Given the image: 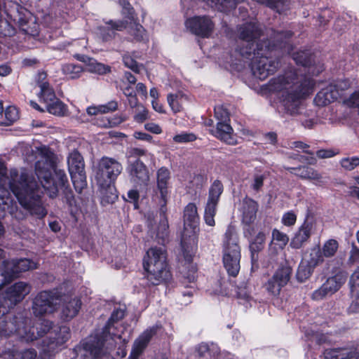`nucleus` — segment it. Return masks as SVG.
<instances>
[{
    "label": "nucleus",
    "mask_w": 359,
    "mask_h": 359,
    "mask_svg": "<svg viewBox=\"0 0 359 359\" xmlns=\"http://www.w3.org/2000/svg\"><path fill=\"white\" fill-rule=\"evenodd\" d=\"M264 179L265 177L263 175H255L253 182L251 184V188L254 191L259 192L264 185Z\"/></svg>",
    "instance_id": "obj_64"
},
{
    "label": "nucleus",
    "mask_w": 359,
    "mask_h": 359,
    "mask_svg": "<svg viewBox=\"0 0 359 359\" xmlns=\"http://www.w3.org/2000/svg\"><path fill=\"white\" fill-rule=\"evenodd\" d=\"M123 14L125 18H128L130 22H136L137 20L135 11L133 6L130 4L128 1H123Z\"/></svg>",
    "instance_id": "obj_51"
},
{
    "label": "nucleus",
    "mask_w": 359,
    "mask_h": 359,
    "mask_svg": "<svg viewBox=\"0 0 359 359\" xmlns=\"http://www.w3.org/2000/svg\"><path fill=\"white\" fill-rule=\"evenodd\" d=\"M297 65L310 67L315 63V55L310 50H299L290 54Z\"/></svg>",
    "instance_id": "obj_30"
},
{
    "label": "nucleus",
    "mask_w": 359,
    "mask_h": 359,
    "mask_svg": "<svg viewBox=\"0 0 359 359\" xmlns=\"http://www.w3.org/2000/svg\"><path fill=\"white\" fill-rule=\"evenodd\" d=\"M4 269L1 275L4 277V281L0 283V290L5 285L11 283L13 280L18 278L20 274L36 268V263L29 259H20L13 261L11 264L8 261H4Z\"/></svg>",
    "instance_id": "obj_13"
},
{
    "label": "nucleus",
    "mask_w": 359,
    "mask_h": 359,
    "mask_svg": "<svg viewBox=\"0 0 359 359\" xmlns=\"http://www.w3.org/2000/svg\"><path fill=\"white\" fill-rule=\"evenodd\" d=\"M125 316V311L121 309H114L110 317L108 319V324H112L114 325V323H118L121 320H122Z\"/></svg>",
    "instance_id": "obj_62"
},
{
    "label": "nucleus",
    "mask_w": 359,
    "mask_h": 359,
    "mask_svg": "<svg viewBox=\"0 0 359 359\" xmlns=\"http://www.w3.org/2000/svg\"><path fill=\"white\" fill-rule=\"evenodd\" d=\"M223 190V184L219 180H215L209 189L203 217L205 224L210 226L215 225V216L217 212V206Z\"/></svg>",
    "instance_id": "obj_15"
},
{
    "label": "nucleus",
    "mask_w": 359,
    "mask_h": 359,
    "mask_svg": "<svg viewBox=\"0 0 359 359\" xmlns=\"http://www.w3.org/2000/svg\"><path fill=\"white\" fill-rule=\"evenodd\" d=\"M224 266L230 276L236 277L240 271L241 255L238 237L234 227L228 226L224 233Z\"/></svg>",
    "instance_id": "obj_7"
},
{
    "label": "nucleus",
    "mask_w": 359,
    "mask_h": 359,
    "mask_svg": "<svg viewBox=\"0 0 359 359\" xmlns=\"http://www.w3.org/2000/svg\"><path fill=\"white\" fill-rule=\"evenodd\" d=\"M344 104L350 109H359V90H355L345 99Z\"/></svg>",
    "instance_id": "obj_56"
},
{
    "label": "nucleus",
    "mask_w": 359,
    "mask_h": 359,
    "mask_svg": "<svg viewBox=\"0 0 359 359\" xmlns=\"http://www.w3.org/2000/svg\"><path fill=\"white\" fill-rule=\"evenodd\" d=\"M308 217L309 213L307 214L306 218L304 223L299 227L294 236L292 238L290 242V246L292 248L300 249L310 238L313 224L312 222H309L308 221Z\"/></svg>",
    "instance_id": "obj_25"
},
{
    "label": "nucleus",
    "mask_w": 359,
    "mask_h": 359,
    "mask_svg": "<svg viewBox=\"0 0 359 359\" xmlns=\"http://www.w3.org/2000/svg\"><path fill=\"white\" fill-rule=\"evenodd\" d=\"M158 326H152L145 330L135 340L140 344L147 347L151 339L157 334Z\"/></svg>",
    "instance_id": "obj_44"
},
{
    "label": "nucleus",
    "mask_w": 359,
    "mask_h": 359,
    "mask_svg": "<svg viewBox=\"0 0 359 359\" xmlns=\"http://www.w3.org/2000/svg\"><path fill=\"white\" fill-rule=\"evenodd\" d=\"M262 33V30L258 25L250 22L240 27L238 29V37L245 42L255 43V41L261 37Z\"/></svg>",
    "instance_id": "obj_26"
},
{
    "label": "nucleus",
    "mask_w": 359,
    "mask_h": 359,
    "mask_svg": "<svg viewBox=\"0 0 359 359\" xmlns=\"http://www.w3.org/2000/svg\"><path fill=\"white\" fill-rule=\"evenodd\" d=\"M159 222L156 229V239L159 244H164L168 241L170 231L167 217V204H159Z\"/></svg>",
    "instance_id": "obj_24"
},
{
    "label": "nucleus",
    "mask_w": 359,
    "mask_h": 359,
    "mask_svg": "<svg viewBox=\"0 0 359 359\" xmlns=\"http://www.w3.org/2000/svg\"><path fill=\"white\" fill-rule=\"evenodd\" d=\"M158 326H152L145 330L135 340L140 344L147 347L151 339L157 334Z\"/></svg>",
    "instance_id": "obj_43"
},
{
    "label": "nucleus",
    "mask_w": 359,
    "mask_h": 359,
    "mask_svg": "<svg viewBox=\"0 0 359 359\" xmlns=\"http://www.w3.org/2000/svg\"><path fill=\"white\" fill-rule=\"evenodd\" d=\"M17 8V13L16 15H11V19L14 22H17L19 27L24 30L26 33H29L28 31L24 27L28 22L27 17L25 16L23 12H26L27 10L20 6L19 4H16Z\"/></svg>",
    "instance_id": "obj_39"
},
{
    "label": "nucleus",
    "mask_w": 359,
    "mask_h": 359,
    "mask_svg": "<svg viewBox=\"0 0 359 359\" xmlns=\"http://www.w3.org/2000/svg\"><path fill=\"white\" fill-rule=\"evenodd\" d=\"M297 221V215L293 211L285 212L282 217V223L287 226H293Z\"/></svg>",
    "instance_id": "obj_63"
},
{
    "label": "nucleus",
    "mask_w": 359,
    "mask_h": 359,
    "mask_svg": "<svg viewBox=\"0 0 359 359\" xmlns=\"http://www.w3.org/2000/svg\"><path fill=\"white\" fill-rule=\"evenodd\" d=\"M196 352L198 359H215V356L212 353L209 346L207 344L202 343L196 348Z\"/></svg>",
    "instance_id": "obj_50"
},
{
    "label": "nucleus",
    "mask_w": 359,
    "mask_h": 359,
    "mask_svg": "<svg viewBox=\"0 0 359 359\" xmlns=\"http://www.w3.org/2000/svg\"><path fill=\"white\" fill-rule=\"evenodd\" d=\"M140 192L137 189H130L127 192V198L123 196V200L129 203H132L133 205L134 210H138L140 208Z\"/></svg>",
    "instance_id": "obj_49"
},
{
    "label": "nucleus",
    "mask_w": 359,
    "mask_h": 359,
    "mask_svg": "<svg viewBox=\"0 0 359 359\" xmlns=\"http://www.w3.org/2000/svg\"><path fill=\"white\" fill-rule=\"evenodd\" d=\"M294 85L295 89L283 92L280 98L285 113L291 116L299 114L301 100L313 93L316 81L312 77L304 74Z\"/></svg>",
    "instance_id": "obj_6"
},
{
    "label": "nucleus",
    "mask_w": 359,
    "mask_h": 359,
    "mask_svg": "<svg viewBox=\"0 0 359 359\" xmlns=\"http://www.w3.org/2000/svg\"><path fill=\"white\" fill-rule=\"evenodd\" d=\"M314 268L308 262H301L296 273L297 279L299 282L306 281L311 276Z\"/></svg>",
    "instance_id": "obj_38"
},
{
    "label": "nucleus",
    "mask_w": 359,
    "mask_h": 359,
    "mask_svg": "<svg viewBox=\"0 0 359 359\" xmlns=\"http://www.w3.org/2000/svg\"><path fill=\"white\" fill-rule=\"evenodd\" d=\"M199 216L197 212V207L195 203H188L184 210V225L189 227L194 232L198 226Z\"/></svg>",
    "instance_id": "obj_29"
},
{
    "label": "nucleus",
    "mask_w": 359,
    "mask_h": 359,
    "mask_svg": "<svg viewBox=\"0 0 359 359\" xmlns=\"http://www.w3.org/2000/svg\"><path fill=\"white\" fill-rule=\"evenodd\" d=\"M158 326H152L145 330L135 340L140 344L147 347L151 339L157 334Z\"/></svg>",
    "instance_id": "obj_41"
},
{
    "label": "nucleus",
    "mask_w": 359,
    "mask_h": 359,
    "mask_svg": "<svg viewBox=\"0 0 359 359\" xmlns=\"http://www.w3.org/2000/svg\"><path fill=\"white\" fill-rule=\"evenodd\" d=\"M158 326H152L145 330L135 340L140 344L147 347L151 339L157 334Z\"/></svg>",
    "instance_id": "obj_42"
},
{
    "label": "nucleus",
    "mask_w": 359,
    "mask_h": 359,
    "mask_svg": "<svg viewBox=\"0 0 359 359\" xmlns=\"http://www.w3.org/2000/svg\"><path fill=\"white\" fill-rule=\"evenodd\" d=\"M122 170V164L114 158L103 156L98 161L95 177L104 202L112 204L118 198L114 184Z\"/></svg>",
    "instance_id": "obj_5"
},
{
    "label": "nucleus",
    "mask_w": 359,
    "mask_h": 359,
    "mask_svg": "<svg viewBox=\"0 0 359 359\" xmlns=\"http://www.w3.org/2000/svg\"><path fill=\"white\" fill-rule=\"evenodd\" d=\"M60 296L57 292L50 290L39 292L32 302V311L35 316L41 317L46 314L53 313L57 309V301Z\"/></svg>",
    "instance_id": "obj_11"
},
{
    "label": "nucleus",
    "mask_w": 359,
    "mask_h": 359,
    "mask_svg": "<svg viewBox=\"0 0 359 359\" xmlns=\"http://www.w3.org/2000/svg\"><path fill=\"white\" fill-rule=\"evenodd\" d=\"M127 171L130 180L135 184L140 186L147 184L149 180V170L140 159L130 162L127 167Z\"/></svg>",
    "instance_id": "obj_21"
},
{
    "label": "nucleus",
    "mask_w": 359,
    "mask_h": 359,
    "mask_svg": "<svg viewBox=\"0 0 359 359\" xmlns=\"http://www.w3.org/2000/svg\"><path fill=\"white\" fill-rule=\"evenodd\" d=\"M105 344L104 339H95L83 344V348L89 353L94 358H99L102 354L103 347Z\"/></svg>",
    "instance_id": "obj_32"
},
{
    "label": "nucleus",
    "mask_w": 359,
    "mask_h": 359,
    "mask_svg": "<svg viewBox=\"0 0 359 359\" xmlns=\"http://www.w3.org/2000/svg\"><path fill=\"white\" fill-rule=\"evenodd\" d=\"M340 163L345 170L351 171L359 165V158L358 156L343 158Z\"/></svg>",
    "instance_id": "obj_54"
},
{
    "label": "nucleus",
    "mask_w": 359,
    "mask_h": 359,
    "mask_svg": "<svg viewBox=\"0 0 359 359\" xmlns=\"http://www.w3.org/2000/svg\"><path fill=\"white\" fill-rule=\"evenodd\" d=\"M197 139L196 135L193 133L182 132L180 134L175 135L173 137V140L177 143H188L192 142Z\"/></svg>",
    "instance_id": "obj_53"
},
{
    "label": "nucleus",
    "mask_w": 359,
    "mask_h": 359,
    "mask_svg": "<svg viewBox=\"0 0 359 359\" xmlns=\"http://www.w3.org/2000/svg\"><path fill=\"white\" fill-rule=\"evenodd\" d=\"M6 125L10 126L19 118L18 109L14 106H8L5 109Z\"/></svg>",
    "instance_id": "obj_52"
},
{
    "label": "nucleus",
    "mask_w": 359,
    "mask_h": 359,
    "mask_svg": "<svg viewBox=\"0 0 359 359\" xmlns=\"http://www.w3.org/2000/svg\"><path fill=\"white\" fill-rule=\"evenodd\" d=\"M311 257L309 261H307L314 269L319 264H322L324 261L323 254L321 250L319 249L316 250L315 252H312L310 255Z\"/></svg>",
    "instance_id": "obj_59"
},
{
    "label": "nucleus",
    "mask_w": 359,
    "mask_h": 359,
    "mask_svg": "<svg viewBox=\"0 0 359 359\" xmlns=\"http://www.w3.org/2000/svg\"><path fill=\"white\" fill-rule=\"evenodd\" d=\"M339 248V243L335 239H329L322 248V253L325 257H332L337 252Z\"/></svg>",
    "instance_id": "obj_46"
},
{
    "label": "nucleus",
    "mask_w": 359,
    "mask_h": 359,
    "mask_svg": "<svg viewBox=\"0 0 359 359\" xmlns=\"http://www.w3.org/2000/svg\"><path fill=\"white\" fill-rule=\"evenodd\" d=\"M123 62L124 65L130 69L135 73H140V67L137 62L129 54L123 55Z\"/></svg>",
    "instance_id": "obj_57"
},
{
    "label": "nucleus",
    "mask_w": 359,
    "mask_h": 359,
    "mask_svg": "<svg viewBox=\"0 0 359 359\" xmlns=\"http://www.w3.org/2000/svg\"><path fill=\"white\" fill-rule=\"evenodd\" d=\"M9 188L22 207L31 215L39 219L46 216L47 210L41 203L38 182L32 174L23 171L19 175L17 170L11 171Z\"/></svg>",
    "instance_id": "obj_2"
},
{
    "label": "nucleus",
    "mask_w": 359,
    "mask_h": 359,
    "mask_svg": "<svg viewBox=\"0 0 359 359\" xmlns=\"http://www.w3.org/2000/svg\"><path fill=\"white\" fill-rule=\"evenodd\" d=\"M143 269L149 286L168 285L173 279L167 251L160 247L150 248L147 251L143 258Z\"/></svg>",
    "instance_id": "obj_4"
},
{
    "label": "nucleus",
    "mask_w": 359,
    "mask_h": 359,
    "mask_svg": "<svg viewBox=\"0 0 359 359\" xmlns=\"http://www.w3.org/2000/svg\"><path fill=\"white\" fill-rule=\"evenodd\" d=\"M191 240H192L193 242L194 241V238H189V242H187L186 238L182 236L180 243L182 255L184 262V266L189 269L187 276H185L189 283H193L195 281L198 271L196 265L193 264L195 251L194 244L191 243Z\"/></svg>",
    "instance_id": "obj_19"
},
{
    "label": "nucleus",
    "mask_w": 359,
    "mask_h": 359,
    "mask_svg": "<svg viewBox=\"0 0 359 359\" xmlns=\"http://www.w3.org/2000/svg\"><path fill=\"white\" fill-rule=\"evenodd\" d=\"M260 41L256 43L243 41L237 45L235 50L242 58L251 60L253 75L264 81L278 70L280 62L267 55L265 47L262 46L261 49Z\"/></svg>",
    "instance_id": "obj_3"
},
{
    "label": "nucleus",
    "mask_w": 359,
    "mask_h": 359,
    "mask_svg": "<svg viewBox=\"0 0 359 359\" xmlns=\"http://www.w3.org/2000/svg\"><path fill=\"white\" fill-rule=\"evenodd\" d=\"M285 170H287L290 173L302 180H314V183L317 186L323 187L325 184L326 182L323 180V177L314 168L308 165H299L298 167H284Z\"/></svg>",
    "instance_id": "obj_22"
},
{
    "label": "nucleus",
    "mask_w": 359,
    "mask_h": 359,
    "mask_svg": "<svg viewBox=\"0 0 359 359\" xmlns=\"http://www.w3.org/2000/svg\"><path fill=\"white\" fill-rule=\"evenodd\" d=\"M178 95L169 93L167 96V101L172 111L176 114L182 111V107L178 100Z\"/></svg>",
    "instance_id": "obj_55"
},
{
    "label": "nucleus",
    "mask_w": 359,
    "mask_h": 359,
    "mask_svg": "<svg viewBox=\"0 0 359 359\" xmlns=\"http://www.w3.org/2000/svg\"><path fill=\"white\" fill-rule=\"evenodd\" d=\"M62 72L71 79H76L80 76L83 72V67L80 65L67 63L62 66Z\"/></svg>",
    "instance_id": "obj_45"
},
{
    "label": "nucleus",
    "mask_w": 359,
    "mask_h": 359,
    "mask_svg": "<svg viewBox=\"0 0 359 359\" xmlns=\"http://www.w3.org/2000/svg\"><path fill=\"white\" fill-rule=\"evenodd\" d=\"M53 323L49 320H43L38 326L36 327L37 330V336H34V330L32 331L33 336L30 337L32 341L36 339L38 337H42L44 334L48 333L52 329Z\"/></svg>",
    "instance_id": "obj_48"
},
{
    "label": "nucleus",
    "mask_w": 359,
    "mask_h": 359,
    "mask_svg": "<svg viewBox=\"0 0 359 359\" xmlns=\"http://www.w3.org/2000/svg\"><path fill=\"white\" fill-rule=\"evenodd\" d=\"M215 117L217 122L215 128L210 130V133L229 145L237 144L236 139L233 136V128L230 125L228 110L223 106H216L214 109Z\"/></svg>",
    "instance_id": "obj_9"
},
{
    "label": "nucleus",
    "mask_w": 359,
    "mask_h": 359,
    "mask_svg": "<svg viewBox=\"0 0 359 359\" xmlns=\"http://www.w3.org/2000/svg\"><path fill=\"white\" fill-rule=\"evenodd\" d=\"M118 106V102L116 100H111L104 104L90 106L87 108L86 111L90 116L97 115L99 114H107L116 111Z\"/></svg>",
    "instance_id": "obj_34"
},
{
    "label": "nucleus",
    "mask_w": 359,
    "mask_h": 359,
    "mask_svg": "<svg viewBox=\"0 0 359 359\" xmlns=\"http://www.w3.org/2000/svg\"><path fill=\"white\" fill-rule=\"evenodd\" d=\"M81 305V301L79 298H73L64 302L61 310V318L65 321L70 320L78 314Z\"/></svg>",
    "instance_id": "obj_28"
},
{
    "label": "nucleus",
    "mask_w": 359,
    "mask_h": 359,
    "mask_svg": "<svg viewBox=\"0 0 359 359\" xmlns=\"http://www.w3.org/2000/svg\"><path fill=\"white\" fill-rule=\"evenodd\" d=\"M347 279V273L343 271H338L335 275L329 277L318 289L312 293L313 300H321L328 294L337 292L345 283Z\"/></svg>",
    "instance_id": "obj_17"
},
{
    "label": "nucleus",
    "mask_w": 359,
    "mask_h": 359,
    "mask_svg": "<svg viewBox=\"0 0 359 359\" xmlns=\"http://www.w3.org/2000/svg\"><path fill=\"white\" fill-rule=\"evenodd\" d=\"M3 316L4 318L0 320V338L8 337L13 334L23 337L27 333V319L22 313L13 315L8 311Z\"/></svg>",
    "instance_id": "obj_12"
},
{
    "label": "nucleus",
    "mask_w": 359,
    "mask_h": 359,
    "mask_svg": "<svg viewBox=\"0 0 359 359\" xmlns=\"http://www.w3.org/2000/svg\"><path fill=\"white\" fill-rule=\"evenodd\" d=\"M272 241H275L278 243V245L285 246L289 241L288 236L277 229H274L272 231Z\"/></svg>",
    "instance_id": "obj_58"
},
{
    "label": "nucleus",
    "mask_w": 359,
    "mask_h": 359,
    "mask_svg": "<svg viewBox=\"0 0 359 359\" xmlns=\"http://www.w3.org/2000/svg\"><path fill=\"white\" fill-rule=\"evenodd\" d=\"M185 26L191 34L205 39L212 34L215 23L208 15H195L186 20Z\"/></svg>",
    "instance_id": "obj_16"
},
{
    "label": "nucleus",
    "mask_w": 359,
    "mask_h": 359,
    "mask_svg": "<svg viewBox=\"0 0 359 359\" xmlns=\"http://www.w3.org/2000/svg\"><path fill=\"white\" fill-rule=\"evenodd\" d=\"M40 93H39V101L47 105L57 97L54 90L48 81L41 82L39 85Z\"/></svg>",
    "instance_id": "obj_36"
},
{
    "label": "nucleus",
    "mask_w": 359,
    "mask_h": 359,
    "mask_svg": "<svg viewBox=\"0 0 359 359\" xmlns=\"http://www.w3.org/2000/svg\"><path fill=\"white\" fill-rule=\"evenodd\" d=\"M68 170L76 192L81 193L87 187L85 163L82 155L74 149L67 157Z\"/></svg>",
    "instance_id": "obj_10"
},
{
    "label": "nucleus",
    "mask_w": 359,
    "mask_h": 359,
    "mask_svg": "<svg viewBox=\"0 0 359 359\" xmlns=\"http://www.w3.org/2000/svg\"><path fill=\"white\" fill-rule=\"evenodd\" d=\"M109 26L99 27V34L103 41H110L115 38L116 31H122L126 27V23L122 20L114 21L110 20L106 22Z\"/></svg>",
    "instance_id": "obj_27"
},
{
    "label": "nucleus",
    "mask_w": 359,
    "mask_h": 359,
    "mask_svg": "<svg viewBox=\"0 0 359 359\" xmlns=\"http://www.w3.org/2000/svg\"><path fill=\"white\" fill-rule=\"evenodd\" d=\"M292 273V269L289 265H280L264 285L267 292L273 297H278L282 288L290 281Z\"/></svg>",
    "instance_id": "obj_14"
},
{
    "label": "nucleus",
    "mask_w": 359,
    "mask_h": 359,
    "mask_svg": "<svg viewBox=\"0 0 359 359\" xmlns=\"http://www.w3.org/2000/svg\"><path fill=\"white\" fill-rule=\"evenodd\" d=\"M46 107L48 113L57 116H65L67 111V105L57 97L46 105Z\"/></svg>",
    "instance_id": "obj_37"
},
{
    "label": "nucleus",
    "mask_w": 359,
    "mask_h": 359,
    "mask_svg": "<svg viewBox=\"0 0 359 359\" xmlns=\"http://www.w3.org/2000/svg\"><path fill=\"white\" fill-rule=\"evenodd\" d=\"M54 334V337H50V343L48 344L52 348L62 346L71 337L69 328L65 326L60 327L59 331Z\"/></svg>",
    "instance_id": "obj_33"
},
{
    "label": "nucleus",
    "mask_w": 359,
    "mask_h": 359,
    "mask_svg": "<svg viewBox=\"0 0 359 359\" xmlns=\"http://www.w3.org/2000/svg\"><path fill=\"white\" fill-rule=\"evenodd\" d=\"M241 223L244 236H249L255 233L254 222L257 218L259 208L258 203L251 198H245L243 203Z\"/></svg>",
    "instance_id": "obj_18"
},
{
    "label": "nucleus",
    "mask_w": 359,
    "mask_h": 359,
    "mask_svg": "<svg viewBox=\"0 0 359 359\" xmlns=\"http://www.w3.org/2000/svg\"><path fill=\"white\" fill-rule=\"evenodd\" d=\"M337 99L331 88H327L320 90L314 98V102L319 107L328 105Z\"/></svg>",
    "instance_id": "obj_35"
},
{
    "label": "nucleus",
    "mask_w": 359,
    "mask_h": 359,
    "mask_svg": "<svg viewBox=\"0 0 359 359\" xmlns=\"http://www.w3.org/2000/svg\"><path fill=\"white\" fill-rule=\"evenodd\" d=\"M351 292L352 293L359 290V266L351 275L349 280Z\"/></svg>",
    "instance_id": "obj_61"
},
{
    "label": "nucleus",
    "mask_w": 359,
    "mask_h": 359,
    "mask_svg": "<svg viewBox=\"0 0 359 359\" xmlns=\"http://www.w3.org/2000/svg\"><path fill=\"white\" fill-rule=\"evenodd\" d=\"M260 5L265 6L280 13L285 6L286 0H252Z\"/></svg>",
    "instance_id": "obj_47"
},
{
    "label": "nucleus",
    "mask_w": 359,
    "mask_h": 359,
    "mask_svg": "<svg viewBox=\"0 0 359 359\" xmlns=\"http://www.w3.org/2000/svg\"><path fill=\"white\" fill-rule=\"evenodd\" d=\"M36 351L34 348H27L22 351L12 350L11 359H36Z\"/></svg>",
    "instance_id": "obj_40"
},
{
    "label": "nucleus",
    "mask_w": 359,
    "mask_h": 359,
    "mask_svg": "<svg viewBox=\"0 0 359 359\" xmlns=\"http://www.w3.org/2000/svg\"><path fill=\"white\" fill-rule=\"evenodd\" d=\"M42 159L35 163V172L43 189L51 198L61 193L62 201L69 208H76V200L64 170L57 168V158L49 149L41 153Z\"/></svg>",
    "instance_id": "obj_1"
},
{
    "label": "nucleus",
    "mask_w": 359,
    "mask_h": 359,
    "mask_svg": "<svg viewBox=\"0 0 359 359\" xmlns=\"http://www.w3.org/2000/svg\"><path fill=\"white\" fill-rule=\"evenodd\" d=\"M210 7L223 13H229L236 8L243 0H202Z\"/></svg>",
    "instance_id": "obj_31"
},
{
    "label": "nucleus",
    "mask_w": 359,
    "mask_h": 359,
    "mask_svg": "<svg viewBox=\"0 0 359 359\" xmlns=\"http://www.w3.org/2000/svg\"><path fill=\"white\" fill-rule=\"evenodd\" d=\"M255 233L256 226L255 227V233L249 236H244L249 242V250L252 264L258 261L259 253L265 248L266 236L269 234V229L264 227L257 233L255 234Z\"/></svg>",
    "instance_id": "obj_20"
},
{
    "label": "nucleus",
    "mask_w": 359,
    "mask_h": 359,
    "mask_svg": "<svg viewBox=\"0 0 359 359\" xmlns=\"http://www.w3.org/2000/svg\"><path fill=\"white\" fill-rule=\"evenodd\" d=\"M90 67L91 72L100 75L106 74L111 72V67L109 66L97 62L92 63Z\"/></svg>",
    "instance_id": "obj_60"
},
{
    "label": "nucleus",
    "mask_w": 359,
    "mask_h": 359,
    "mask_svg": "<svg viewBox=\"0 0 359 359\" xmlns=\"http://www.w3.org/2000/svg\"><path fill=\"white\" fill-rule=\"evenodd\" d=\"M294 32L291 30L273 31L271 39H264L260 41L259 46L265 47L266 55L271 58L280 59L276 55L279 51L282 54L290 55L294 51V46L291 42Z\"/></svg>",
    "instance_id": "obj_8"
},
{
    "label": "nucleus",
    "mask_w": 359,
    "mask_h": 359,
    "mask_svg": "<svg viewBox=\"0 0 359 359\" xmlns=\"http://www.w3.org/2000/svg\"><path fill=\"white\" fill-rule=\"evenodd\" d=\"M157 189L160 194L159 204H167L168 198V184L170 172L166 167H161L157 170Z\"/></svg>",
    "instance_id": "obj_23"
}]
</instances>
